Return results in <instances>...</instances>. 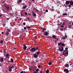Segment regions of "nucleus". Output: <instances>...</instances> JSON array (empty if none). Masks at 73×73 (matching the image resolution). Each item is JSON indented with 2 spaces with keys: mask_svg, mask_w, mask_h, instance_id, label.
Listing matches in <instances>:
<instances>
[{
  "mask_svg": "<svg viewBox=\"0 0 73 73\" xmlns=\"http://www.w3.org/2000/svg\"><path fill=\"white\" fill-rule=\"evenodd\" d=\"M65 24V22H63L62 23V25H64Z\"/></svg>",
  "mask_w": 73,
  "mask_h": 73,
  "instance_id": "nucleus-40",
  "label": "nucleus"
},
{
  "mask_svg": "<svg viewBox=\"0 0 73 73\" xmlns=\"http://www.w3.org/2000/svg\"><path fill=\"white\" fill-rule=\"evenodd\" d=\"M8 71L9 72H12V69H9Z\"/></svg>",
  "mask_w": 73,
  "mask_h": 73,
  "instance_id": "nucleus-39",
  "label": "nucleus"
},
{
  "mask_svg": "<svg viewBox=\"0 0 73 73\" xmlns=\"http://www.w3.org/2000/svg\"><path fill=\"white\" fill-rule=\"evenodd\" d=\"M64 72H65V73H68L69 72V71L68 69L66 68L64 70Z\"/></svg>",
  "mask_w": 73,
  "mask_h": 73,
  "instance_id": "nucleus-5",
  "label": "nucleus"
},
{
  "mask_svg": "<svg viewBox=\"0 0 73 73\" xmlns=\"http://www.w3.org/2000/svg\"><path fill=\"white\" fill-rule=\"evenodd\" d=\"M70 5H73V1H70Z\"/></svg>",
  "mask_w": 73,
  "mask_h": 73,
  "instance_id": "nucleus-9",
  "label": "nucleus"
},
{
  "mask_svg": "<svg viewBox=\"0 0 73 73\" xmlns=\"http://www.w3.org/2000/svg\"><path fill=\"white\" fill-rule=\"evenodd\" d=\"M61 42H60L59 43H58V46H60V45H61Z\"/></svg>",
  "mask_w": 73,
  "mask_h": 73,
  "instance_id": "nucleus-19",
  "label": "nucleus"
},
{
  "mask_svg": "<svg viewBox=\"0 0 73 73\" xmlns=\"http://www.w3.org/2000/svg\"><path fill=\"white\" fill-rule=\"evenodd\" d=\"M1 33H2V34H4V32H1Z\"/></svg>",
  "mask_w": 73,
  "mask_h": 73,
  "instance_id": "nucleus-64",
  "label": "nucleus"
},
{
  "mask_svg": "<svg viewBox=\"0 0 73 73\" xmlns=\"http://www.w3.org/2000/svg\"><path fill=\"white\" fill-rule=\"evenodd\" d=\"M4 3H5V1H3L2 2V3H3V4H4Z\"/></svg>",
  "mask_w": 73,
  "mask_h": 73,
  "instance_id": "nucleus-57",
  "label": "nucleus"
},
{
  "mask_svg": "<svg viewBox=\"0 0 73 73\" xmlns=\"http://www.w3.org/2000/svg\"><path fill=\"white\" fill-rule=\"evenodd\" d=\"M6 35H9V32H8L7 31H6Z\"/></svg>",
  "mask_w": 73,
  "mask_h": 73,
  "instance_id": "nucleus-14",
  "label": "nucleus"
},
{
  "mask_svg": "<svg viewBox=\"0 0 73 73\" xmlns=\"http://www.w3.org/2000/svg\"><path fill=\"white\" fill-rule=\"evenodd\" d=\"M44 35L45 36H48L49 35V33L47 32V31H44Z\"/></svg>",
  "mask_w": 73,
  "mask_h": 73,
  "instance_id": "nucleus-6",
  "label": "nucleus"
},
{
  "mask_svg": "<svg viewBox=\"0 0 73 73\" xmlns=\"http://www.w3.org/2000/svg\"><path fill=\"white\" fill-rule=\"evenodd\" d=\"M9 69H11V67H9Z\"/></svg>",
  "mask_w": 73,
  "mask_h": 73,
  "instance_id": "nucleus-61",
  "label": "nucleus"
},
{
  "mask_svg": "<svg viewBox=\"0 0 73 73\" xmlns=\"http://www.w3.org/2000/svg\"><path fill=\"white\" fill-rule=\"evenodd\" d=\"M61 48L62 49L61 50V51H63V50H64V48L63 47H62V46H61Z\"/></svg>",
  "mask_w": 73,
  "mask_h": 73,
  "instance_id": "nucleus-27",
  "label": "nucleus"
},
{
  "mask_svg": "<svg viewBox=\"0 0 73 73\" xmlns=\"http://www.w3.org/2000/svg\"><path fill=\"white\" fill-rule=\"evenodd\" d=\"M3 52L4 53V54H5V53H6V51H5V50H4L3 51Z\"/></svg>",
  "mask_w": 73,
  "mask_h": 73,
  "instance_id": "nucleus-33",
  "label": "nucleus"
},
{
  "mask_svg": "<svg viewBox=\"0 0 73 73\" xmlns=\"http://www.w3.org/2000/svg\"><path fill=\"white\" fill-rule=\"evenodd\" d=\"M61 45L62 46H64L65 45V44H64V43H62Z\"/></svg>",
  "mask_w": 73,
  "mask_h": 73,
  "instance_id": "nucleus-16",
  "label": "nucleus"
},
{
  "mask_svg": "<svg viewBox=\"0 0 73 73\" xmlns=\"http://www.w3.org/2000/svg\"><path fill=\"white\" fill-rule=\"evenodd\" d=\"M67 35H65V38H67Z\"/></svg>",
  "mask_w": 73,
  "mask_h": 73,
  "instance_id": "nucleus-41",
  "label": "nucleus"
},
{
  "mask_svg": "<svg viewBox=\"0 0 73 73\" xmlns=\"http://www.w3.org/2000/svg\"><path fill=\"white\" fill-rule=\"evenodd\" d=\"M27 8V5H25V6L24 5H23V9H25Z\"/></svg>",
  "mask_w": 73,
  "mask_h": 73,
  "instance_id": "nucleus-11",
  "label": "nucleus"
},
{
  "mask_svg": "<svg viewBox=\"0 0 73 73\" xmlns=\"http://www.w3.org/2000/svg\"><path fill=\"white\" fill-rule=\"evenodd\" d=\"M63 16H65V15H68V14H67V13H64L63 14Z\"/></svg>",
  "mask_w": 73,
  "mask_h": 73,
  "instance_id": "nucleus-28",
  "label": "nucleus"
},
{
  "mask_svg": "<svg viewBox=\"0 0 73 73\" xmlns=\"http://www.w3.org/2000/svg\"><path fill=\"white\" fill-rule=\"evenodd\" d=\"M22 13H23L21 12V16H23V15H22Z\"/></svg>",
  "mask_w": 73,
  "mask_h": 73,
  "instance_id": "nucleus-51",
  "label": "nucleus"
},
{
  "mask_svg": "<svg viewBox=\"0 0 73 73\" xmlns=\"http://www.w3.org/2000/svg\"><path fill=\"white\" fill-rule=\"evenodd\" d=\"M46 38H51V37L49 36H46Z\"/></svg>",
  "mask_w": 73,
  "mask_h": 73,
  "instance_id": "nucleus-31",
  "label": "nucleus"
},
{
  "mask_svg": "<svg viewBox=\"0 0 73 73\" xmlns=\"http://www.w3.org/2000/svg\"><path fill=\"white\" fill-rule=\"evenodd\" d=\"M59 50L60 51V52H62L63 51H61L62 50V48H58Z\"/></svg>",
  "mask_w": 73,
  "mask_h": 73,
  "instance_id": "nucleus-23",
  "label": "nucleus"
},
{
  "mask_svg": "<svg viewBox=\"0 0 73 73\" xmlns=\"http://www.w3.org/2000/svg\"><path fill=\"white\" fill-rule=\"evenodd\" d=\"M27 29V27H24V29H25H25Z\"/></svg>",
  "mask_w": 73,
  "mask_h": 73,
  "instance_id": "nucleus-53",
  "label": "nucleus"
},
{
  "mask_svg": "<svg viewBox=\"0 0 73 73\" xmlns=\"http://www.w3.org/2000/svg\"><path fill=\"white\" fill-rule=\"evenodd\" d=\"M35 48L36 50H38V49H39V47H38V46H37Z\"/></svg>",
  "mask_w": 73,
  "mask_h": 73,
  "instance_id": "nucleus-13",
  "label": "nucleus"
},
{
  "mask_svg": "<svg viewBox=\"0 0 73 73\" xmlns=\"http://www.w3.org/2000/svg\"><path fill=\"white\" fill-rule=\"evenodd\" d=\"M68 48L67 47H66L65 48V49L66 50H68Z\"/></svg>",
  "mask_w": 73,
  "mask_h": 73,
  "instance_id": "nucleus-43",
  "label": "nucleus"
},
{
  "mask_svg": "<svg viewBox=\"0 0 73 73\" xmlns=\"http://www.w3.org/2000/svg\"><path fill=\"white\" fill-rule=\"evenodd\" d=\"M9 56V54H7L6 55V57H8Z\"/></svg>",
  "mask_w": 73,
  "mask_h": 73,
  "instance_id": "nucleus-30",
  "label": "nucleus"
},
{
  "mask_svg": "<svg viewBox=\"0 0 73 73\" xmlns=\"http://www.w3.org/2000/svg\"><path fill=\"white\" fill-rule=\"evenodd\" d=\"M40 53H41L40 52H39L38 51L37 52L35 53L36 54H34V57L35 58H37L38 56L40 54Z\"/></svg>",
  "mask_w": 73,
  "mask_h": 73,
  "instance_id": "nucleus-1",
  "label": "nucleus"
},
{
  "mask_svg": "<svg viewBox=\"0 0 73 73\" xmlns=\"http://www.w3.org/2000/svg\"><path fill=\"white\" fill-rule=\"evenodd\" d=\"M1 62H3V61H4V59L3 58H1L0 60Z\"/></svg>",
  "mask_w": 73,
  "mask_h": 73,
  "instance_id": "nucleus-15",
  "label": "nucleus"
},
{
  "mask_svg": "<svg viewBox=\"0 0 73 73\" xmlns=\"http://www.w3.org/2000/svg\"><path fill=\"white\" fill-rule=\"evenodd\" d=\"M65 66L66 67H69V65L68 64H65Z\"/></svg>",
  "mask_w": 73,
  "mask_h": 73,
  "instance_id": "nucleus-12",
  "label": "nucleus"
},
{
  "mask_svg": "<svg viewBox=\"0 0 73 73\" xmlns=\"http://www.w3.org/2000/svg\"><path fill=\"white\" fill-rule=\"evenodd\" d=\"M63 52L66 55H68V51L65 50L63 51Z\"/></svg>",
  "mask_w": 73,
  "mask_h": 73,
  "instance_id": "nucleus-4",
  "label": "nucleus"
},
{
  "mask_svg": "<svg viewBox=\"0 0 73 73\" xmlns=\"http://www.w3.org/2000/svg\"><path fill=\"white\" fill-rule=\"evenodd\" d=\"M22 20V19H21V18L20 19H19V20L20 21H21V20Z\"/></svg>",
  "mask_w": 73,
  "mask_h": 73,
  "instance_id": "nucleus-63",
  "label": "nucleus"
},
{
  "mask_svg": "<svg viewBox=\"0 0 73 73\" xmlns=\"http://www.w3.org/2000/svg\"><path fill=\"white\" fill-rule=\"evenodd\" d=\"M33 16H35V17H36V14L34 13L33 15Z\"/></svg>",
  "mask_w": 73,
  "mask_h": 73,
  "instance_id": "nucleus-29",
  "label": "nucleus"
},
{
  "mask_svg": "<svg viewBox=\"0 0 73 73\" xmlns=\"http://www.w3.org/2000/svg\"><path fill=\"white\" fill-rule=\"evenodd\" d=\"M11 68H14V66H13V65H12L11 66Z\"/></svg>",
  "mask_w": 73,
  "mask_h": 73,
  "instance_id": "nucleus-49",
  "label": "nucleus"
},
{
  "mask_svg": "<svg viewBox=\"0 0 73 73\" xmlns=\"http://www.w3.org/2000/svg\"><path fill=\"white\" fill-rule=\"evenodd\" d=\"M42 30H43V31H45V28H43Z\"/></svg>",
  "mask_w": 73,
  "mask_h": 73,
  "instance_id": "nucleus-58",
  "label": "nucleus"
},
{
  "mask_svg": "<svg viewBox=\"0 0 73 73\" xmlns=\"http://www.w3.org/2000/svg\"><path fill=\"white\" fill-rule=\"evenodd\" d=\"M25 15H26V16H27V15H28V13H27V12H25Z\"/></svg>",
  "mask_w": 73,
  "mask_h": 73,
  "instance_id": "nucleus-34",
  "label": "nucleus"
},
{
  "mask_svg": "<svg viewBox=\"0 0 73 73\" xmlns=\"http://www.w3.org/2000/svg\"><path fill=\"white\" fill-rule=\"evenodd\" d=\"M23 25H25L26 23L25 22H24L23 23Z\"/></svg>",
  "mask_w": 73,
  "mask_h": 73,
  "instance_id": "nucleus-44",
  "label": "nucleus"
},
{
  "mask_svg": "<svg viewBox=\"0 0 73 73\" xmlns=\"http://www.w3.org/2000/svg\"><path fill=\"white\" fill-rule=\"evenodd\" d=\"M52 37H53V38H56V36H55V35H53L52 36Z\"/></svg>",
  "mask_w": 73,
  "mask_h": 73,
  "instance_id": "nucleus-17",
  "label": "nucleus"
},
{
  "mask_svg": "<svg viewBox=\"0 0 73 73\" xmlns=\"http://www.w3.org/2000/svg\"><path fill=\"white\" fill-rule=\"evenodd\" d=\"M3 42H4V41H3V40H1V41H0V43H1V44H3Z\"/></svg>",
  "mask_w": 73,
  "mask_h": 73,
  "instance_id": "nucleus-22",
  "label": "nucleus"
},
{
  "mask_svg": "<svg viewBox=\"0 0 73 73\" xmlns=\"http://www.w3.org/2000/svg\"><path fill=\"white\" fill-rule=\"evenodd\" d=\"M38 71H39V69L37 68L35 72H38Z\"/></svg>",
  "mask_w": 73,
  "mask_h": 73,
  "instance_id": "nucleus-25",
  "label": "nucleus"
},
{
  "mask_svg": "<svg viewBox=\"0 0 73 73\" xmlns=\"http://www.w3.org/2000/svg\"><path fill=\"white\" fill-rule=\"evenodd\" d=\"M36 11H37V12H38V9H37L35 8Z\"/></svg>",
  "mask_w": 73,
  "mask_h": 73,
  "instance_id": "nucleus-45",
  "label": "nucleus"
},
{
  "mask_svg": "<svg viewBox=\"0 0 73 73\" xmlns=\"http://www.w3.org/2000/svg\"><path fill=\"white\" fill-rule=\"evenodd\" d=\"M27 46H24L23 47V48L25 50H26V49H27Z\"/></svg>",
  "mask_w": 73,
  "mask_h": 73,
  "instance_id": "nucleus-10",
  "label": "nucleus"
},
{
  "mask_svg": "<svg viewBox=\"0 0 73 73\" xmlns=\"http://www.w3.org/2000/svg\"><path fill=\"white\" fill-rule=\"evenodd\" d=\"M7 32H11V30H10V29H7Z\"/></svg>",
  "mask_w": 73,
  "mask_h": 73,
  "instance_id": "nucleus-20",
  "label": "nucleus"
},
{
  "mask_svg": "<svg viewBox=\"0 0 73 73\" xmlns=\"http://www.w3.org/2000/svg\"><path fill=\"white\" fill-rule=\"evenodd\" d=\"M7 61L8 62H11V61L7 60Z\"/></svg>",
  "mask_w": 73,
  "mask_h": 73,
  "instance_id": "nucleus-55",
  "label": "nucleus"
},
{
  "mask_svg": "<svg viewBox=\"0 0 73 73\" xmlns=\"http://www.w3.org/2000/svg\"><path fill=\"white\" fill-rule=\"evenodd\" d=\"M48 64L49 65H52V62H49V63H48Z\"/></svg>",
  "mask_w": 73,
  "mask_h": 73,
  "instance_id": "nucleus-32",
  "label": "nucleus"
},
{
  "mask_svg": "<svg viewBox=\"0 0 73 73\" xmlns=\"http://www.w3.org/2000/svg\"><path fill=\"white\" fill-rule=\"evenodd\" d=\"M33 73H37V72L36 71H34L33 72Z\"/></svg>",
  "mask_w": 73,
  "mask_h": 73,
  "instance_id": "nucleus-56",
  "label": "nucleus"
},
{
  "mask_svg": "<svg viewBox=\"0 0 73 73\" xmlns=\"http://www.w3.org/2000/svg\"><path fill=\"white\" fill-rule=\"evenodd\" d=\"M27 19L28 20L29 22L30 23V18H27Z\"/></svg>",
  "mask_w": 73,
  "mask_h": 73,
  "instance_id": "nucleus-26",
  "label": "nucleus"
},
{
  "mask_svg": "<svg viewBox=\"0 0 73 73\" xmlns=\"http://www.w3.org/2000/svg\"><path fill=\"white\" fill-rule=\"evenodd\" d=\"M62 24V23L61 22V23H60V25H61V24Z\"/></svg>",
  "mask_w": 73,
  "mask_h": 73,
  "instance_id": "nucleus-60",
  "label": "nucleus"
},
{
  "mask_svg": "<svg viewBox=\"0 0 73 73\" xmlns=\"http://www.w3.org/2000/svg\"><path fill=\"white\" fill-rule=\"evenodd\" d=\"M60 31H63V28H61L60 29Z\"/></svg>",
  "mask_w": 73,
  "mask_h": 73,
  "instance_id": "nucleus-50",
  "label": "nucleus"
},
{
  "mask_svg": "<svg viewBox=\"0 0 73 73\" xmlns=\"http://www.w3.org/2000/svg\"><path fill=\"white\" fill-rule=\"evenodd\" d=\"M46 73H49V70H46Z\"/></svg>",
  "mask_w": 73,
  "mask_h": 73,
  "instance_id": "nucleus-21",
  "label": "nucleus"
},
{
  "mask_svg": "<svg viewBox=\"0 0 73 73\" xmlns=\"http://www.w3.org/2000/svg\"><path fill=\"white\" fill-rule=\"evenodd\" d=\"M11 62H13V59L12 58L11 59Z\"/></svg>",
  "mask_w": 73,
  "mask_h": 73,
  "instance_id": "nucleus-18",
  "label": "nucleus"
},
{
  "mask_svg": "<svg viewBox=\"0 0 73 73\" xmlns=\"http://www.w3.org/2000/svg\"><path fill=\"white\" fill-rule=\"evenodd\" d=\"M34 37H35V38H37V36H34Z\"/></svg>",
  "mask_w": 73,
  "mask_h": 73,
  "instance_id": "nucleus-38",
  "label": "nucleus"
},
{
  "mask_svg": "<svg viewBox=\"0 0 73 73\" xmlns=\"http://www.w3.org/2000/svg\"><path fill=\"white\" fill-rule=\"evenodd\" d=\"M38 67L39 69H40V68H41V66H38Z\"/></svg>",
  "mask_w": 73,
  "mask_h": 73,
  "instance_id": "nucleus-42",
  "label": "nucleus"
},
{
  "mask_svg": "<svg viewBox=\"0 0 73 73\" xmlns=\"http://www.w3.org/2000/svg\"><path fill=\"white\" fill-rule=\"evenodd\" d=\"M63 54L64 56H65L66 55L65 54L64 52H63Z\"/></svg>",
  "mask_w": 73,
  "mask_h": 73,
  "instance_id": "nucleus-46",
  "label": "nucleus"
},
{
  "mask_svg": "<svg viewBox=\"0 0 73 73\" xmlns=\"http://www.w3.org/2000/svg\"><path fill=\"white\" fill-rule=\"evenodd\" d=\"M26 28H28L29 29L30 28H31V27H27Z\"/></svg>",
  "mask_w": 73,
  "mask_h": 73,
  "instance_id": "nucleus-37",
  "label": "nucleus"
},
{
  "mask_svg": "<svg viewBox=\"0 0 73 73\" xmlns=\"http://www.w3.org/2000/svg\"><path fill=\"white\" fill-rule=\"evenodd\" d=\"M30 51L31 52H32V53H34V52H35L36 51V48L34 47H33L30 50Z\"/></svg>",
  "mask_w": 73,
  "mask_h": 73,
  "instance_id": "nucleus-2",
  "label": "nucleus"
},
{
  "mask_svg": "<svg viewBox=\"0 0 73 73\" xmlns=\"http://www.w3.org/2000/svg\"><path fill=\"white\" fill-rule=\"evenodd\" d=\"M72 5H69L68 7H70H70H71Z\"/></svg>",
  "mask_w": 73,
  "mask_h": 73,
  "instance_id": "nucleus-47",
  "label": "nucleus"
},
{
  "mask_svg": "<svg viewBox=\"0 0 73 73\" xmlns=\"http://www.w3.org/2000/svg\"><path fill=\"white\" fill-rule=\"evenodd\" d=\"M5 9H6L7 11H9V7L8 6H6L5 8Z\"/></svg>",
  "mask_w": 73,
  "mask_h": 73,
  "instance_id": "nucleus-7",
  "label": "nucleus"
},
{
  "mask_svg": "<svg viewBox=\"0 0 73 73\" xmlns=\"http://www.w3.org/2000/svg\"><path fill=\"white\" fill-rule=\"evenodd\" d=\"M4 5H5V7H6V6H8V5H6V4H5Z\"/></svg>",
  "mask_w": 73,
  "mask_h": 73,
  "instance_id": "nucleus-59",
  "label": "nucleus"
},
{
  "mask_svg": "<svg viewBox=\"0 0 73 73\" xmlns=\"http://www.w3.org/2000/svg\"><path fill=\"white\" fill-rule=\"evenodd\" d=\"M72 27V25H69L68 27V28H70Z\"/></svg>",
  "mask_w": 73,
  "mask_h": 73,
  "instance_id": "nucleus-24",
  "label": "nucleus"
},
{
  "mask_svg": "<svg viewBox=\"0 0 73 73\" xmlns=\"http://www.w3.org/2000/svg\"><path fill=\"white\" fill-rule=\"evenodd\" d=\"M69 3H70V1H66L65 2V4L66 5H65V7L67 8V7H68V5H69Z\"/></svg>",
  "mask_w": 73,
  "mask_h": 73,
  "instance_id": "nucleus-3",
  "label": "nucleus"
},
{
  "mask_svg": "<svg viewBox=\"0 0 73 73\" xmlns=\"http://www.w3.org/2000/svg\"><path fill=\"white\" fill-rule=\"evenodd\" d=\"M62 38L63 39V40H64L65 39H66V38L65 37H62Z\"/></svg>",
  "mask_w": 73,
  "mask_h": 73,
  "instance_id": "nucleus-36",
  "label": "nucleus"
},
{
  "mask_svg": "<svg viewBox=\"0 0 73 73\" xmlns=\"http://www.w3.org/2000/svg\"><path fill=\"white\" fill-rule=\"evenodd\" d=\"M22 5H24V6L25 5V4L24 3H23L22 4Z\"/></svg>",
  "mask_w": 73,
  "mask_h": 73,
  "instance_id": "nucleus-62",
  "label": "nucleus"
},
{
  "mask_svg": "<svg viewBox=\"0 0 73 73\" xmlns=\"http://www.w3.org/2000/svg\"><path fill=\"white\" fill-rule=\"evenodd\" d=\"M21 2V0H18L17 1V3L18 4H19Z\"/></svg>",
  "mask_w": 73,
  "mask_h": 73,
  "instance_id": "nucleus-8",
  "label": "nucleus"
},
{
  "mask_svg": "<svg viewBox=\"0 0 73 73\" xmlns=\"http://www.w3.org/2000/svg\"><path fill=\"white\" fill-rule=\"evenodd\" d=\"M20 73H24V71H21L20 72Z\"/></svg>",
  "mask_w": 73,
  "mask_h": 73,
  "instance_id": "nucleus-52",
  "label": "nucleus"
},
{
  "mask_svg": "<svg viewBox=\"0 0 73 73\" xmlns=\"http://www.w3.org/2000/svg\"><path fill=\"white\" fill-rule=\"evenodd\" d=\"M29 4V5H31V4H32V3H30V2H28Z\"/></svg>",
  "mask_w": 73,
  "mask_h": 73,
  "instance_id": "nucleus-35",
  "label": "nucleus"
},
{
  "mask_svg": "<svg viewBox=\"0 0 73 73\" xmlns=\"http://www.w3.org/2000/svg\"><path fill=\"white\" fill-rule=\"evenodd\" d=\"M43 73V72H42V71H41L40 72V73Z\"/></svg>",
  "mask_w": 73,
  "mask_h": 73,
  "instance_id": "nucleus-54",
  "label": "nucleus"
},
{
  "mask_svg": "<svg viewBox=\"0 0 73 73\" xmlns=\"http://www.w3.org/2000/svg\"><path fill=\"white\" fill-rule=\"evenodd\" d=\"M45 11L46 12H48V9H46Z\"/></svg>",
  "mask_w": 73,
  "mask_h": 73,
  "instance_id": "nucleus-48",
  "label": "nucleus"
}]
</instances>
